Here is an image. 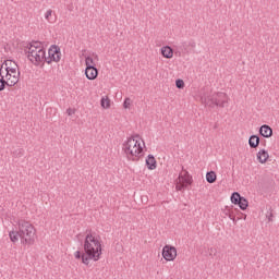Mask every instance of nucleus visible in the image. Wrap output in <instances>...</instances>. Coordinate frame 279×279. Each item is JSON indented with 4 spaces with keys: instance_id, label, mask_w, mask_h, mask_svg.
Returning a JSON list of instances; mask_svg holds the SVG:
<instances>
[{
    "instance_id": "18",
    "label": "nucleus",
    "mask_w": 279,
    "mask_h": 279,
    "mask_svg": "<svg viewBox=\"0 0 279 279\" xmlns=\"http://www.w3.org/2000/svg\"><path fill=\"white\" fill-rule=\"evenodd\" d=\"M161 56L170 60V58H173V48L170 46H163L161 48Z\"/></svg>"
},
{
    "instance_id": "28",
    "label": "nucleus",
    "mask_w": 279,
    "mask_h": 279,
    "mask_svg": "<svg viewBox=\"0 0 279 279\" xmlns=\"http://www.w3.org/2000/svg\"><path fill=\"white\" fill-rule=\"evenodd\" d=\"M66 114H68L69 117H71V116L75 114V110L69 108V109L66 110Z\"/></svg>"
},
{
    "instance_id": "20",
    "label": "nucleus",
    "mask_w": 279,
    "mask_h": 279,
    "mask_svg": "<svg viewBox=\"0 0 279 279\" xmlns=\"http://www.w3.org/2000/svg\"><path fill=\"white\" fill-rule=\"evenodd\" d=\"M223 215H225V217H229V219H231V221L233 223H236V216H234V211H232V209H230V207L227 206L223 209Z\"/></svg>"
},
{
    "instance_id": "11",
    "label": "nucleus",
    "mask_w": 279,
    "mask_h": 279,
    "mask_svg": "<svg viewBox=\"0 0 279 279\" xmlns=\"http://www.w3.org/2000/svg\"><path fill=\"white\" fill-rule=\"evenodd\" d=\"M179 182L185 187L191 186L193 184V177L189 174V171H184V174H179Z\"/></svg>"
},
{
    "instance_id": "33",
    "label": "nucleus",
    "mask_w": 279,
    "mask_h": 279,
    "mask_svg": "<svg viewBox=\"0 0 279 279\" xmlns=\"http://www.w3.org/2000/svg\"><path fill=\"white\" fill-rule=\"evenodd\" d=\"M142 143H143V146H145V142H144V141H142Z\"/></svg>"
},
{
    "instance_id": "9",
    "label": "nucleus",
    "mask_w": 279,
    "mask_h": 279,
    "mask_svg": "<svg viewBox=\"0 0 279 279\" xmlns=\"http://www.w3.org/2000/svg\"><path fill=\"white\" fill-rule=\"evenodd\" d=\"M161 254H162V258H165V260H168V262L175 260V258L178 256V248H175V246L166 244L162 248Z\"/></svg>"
},
{
    "instance_id": "16",
    "label": "nucleus",
    "mask_w": 279,
    "mask_h": 279,
    "mask_svg": "<svg viewBox=\"0 0 279 279\" xmlns=\"http://www.w3.org/2000/svg\"><path fill=\"white\" fill-rule=\"evenodd\" d=\"M257 160H258V162H260V165H265V162H267V160H269V153L265 149H260L257 153Z\"/></svg>"
},
{
    "instance_id": "6",
    "label": "nucleus",
    "mask_w": 279,
    "mask_h": 279,
    "mask_svg": "<svg viewBox=\"0 0 279 279\" xmlns=\"http://www.w3.org/2000/svg\"><path fill=\"white\" fill-rule=\"evenodd\" d=\"M3 66H5L4 68V70H5L4 77H8L13 83V85L16 86V84H19V80L21 77V72L17 71L19 65L15 64V66H10V65H8V61H4V63L2 64V69H3Z\"/></svg>"
},
{
    "instance_id": "14",
    "label": "nucleus",
    "mask_w": 279,
    "mask_h": 279,
    "mask_svg": "<svg viewBox=\"0 0 279 279\" xmlns=\"http://www.w3.org/2000/svg\"><path fill=\"white\" fill-rule=\"evenodd\" d=\"M27 50H36V51H45V47H43V44L40 41L33 40L27 44V46L24 48Z\"/></svg>"
},
{
    "instance_id": "17",
    "label": "nucleus",
    "mask_w": 279,
    "mask_h": 279,
    "mask_svg": "<svg viewBox=\"0 0 279 279\" xmlns=\"http://www.w3.org/2000/svg\"><path fill=\"white\" fill-rule=\"evenodd\" d=\"M251 149H256L260 145V137L258 135H251L248 138Z\"/></svg>"
},
{
    "instance_id": "25",
    "label": "nucleus",
    "mask_w": 279,
    "mask_h": 279,
    "mask_svg": "<svg viewBox=\"0 0 279 279\" xmlns=\"http://www.w3.org/2000/svg\"><path fill=\"white\" fill-rule=\"evenodd\" d=\"M175 86H177V88H180V89L184 88V81L181 78H178L175 81Z\"/></svg>"
},
{
    "instance_id": "24",
    "label": "nucleus",
    "mask_w": 279,
    "mask_h": 279,
    "mask_svg": "<svg viewBox=\"0 0 279 279\" xmlns=\"http://www.w3.org/2000/svg\"><path fill=\"white\" fill-rule=\"evenodd\" d=\"M53 14V10L49 9L46 14H45V19L46 21H48L49 23H53V20H51V16Z\"/></svg>"
},
{
    "instance_id": "13",
    "label": "nucleus",
    "mask_w": 279,
    "mask_h": 279,
    "mask_svg": "<svg viewBox=\"0 0 279 279\" xmlns=\"http://www.w3.org/2000/svg\"><path fill=\"white\" fill-rule=\"evenodd\" d=\"M85 75L87 77V80H97V76L99 75V70H97L96 68H86L85 69Z\"/></svg>"
},
{
    "instance_id": "19",
    "label": "nucleus",
    "mask_w": 279,
    "mask_h": 279,
    "mask_svg": "<svg viewBox=\"0 0 279 279\" xmlns=\"http://www.w3.org/2000/svg\"><path fill=\"white\" fill-rule=\"evenodd\" d=\"M9 238L11 243H13L14 245H16V243H19V239L21 241V233L19 230H12L9 232Z\"/></svg>"
},
{
    "instance_id": "23",
    "label": "nucleus",
    "mask_w": 279,
    "mask_h": 279,
    "mask_svg": "<svg viewBox=\"0 0 279 279\" xmlns=\"http://www.w3.org/2000/svg\"><path fill=\"white\" fill-rule=\"evenodd\" d=\"M101 108H110V99L102 97L100 100Z\"/></svg>"
},
{
    "instance_id": "7",
    "label": "nucleus",
    "mask_w": 279,
    "mask_h": 279,
    "mask_svg": "<svg viewBox=\"0 0 279 279\" xmlns=\"http://www.w3.org/2000/svg\"><path fill=\"white\" fill-rule=\"evenodd\" d=\"M61 59L62 51H60V48L56 45H51L48 50V57L45 54V62L51 64V62H60Z\"/></svg>"
},
{
    "instance_id": "8",
    "label": "nucleus",
    "mask_w": 279,
    "mask_h": 279,
    "mask_svg": "<svg viewBox=\"0 0 279 279\" xmlns=\"http://www.w3.org/2000/svg\"><path fill=\"white\" fill-rule=\"evenodd\" d=\"M231 203H233L234 206H239L241 210H247V206H250L247 198L241 196L239 192H233L231 194Z\"/></svg>"
},
{
    "instance_id": "4",
    "label": "nucleus",
    "mask_w": 279,
    "mask_h": 279,
    "mask_svg": "<svg viewBox=\"0 0 279 279\" xmlns=\"http://www.w3.org/2000/svg\"><path fill=\"white\" fill-rule=\"evenodd\" d=\"M202 99L209 108H226V104H228V95L223 92L209 94L208 96L202 97Z\"/></svg>"
},
{
    "instance_id": "30",
    "label": "nucleus",
    "mask_w": 279,
    "mask_h": 279,
    "mask_svg": "<svg viewBox=\"0 0 279 279\" xmlns=\"http://www.w3.org/2000/svg\"><path fill=\"white\" fill-rule=\"evenodd\" d=\"M213 254H217V248H209V256H213Z\"/></svg>"
},
{
    "instance_id": "27",
    "label": "nucleus",
    "mask_w": 279,
    "mask_h": 279,
    "mask_svg": "<svg viewBox=\"0 0 279 279\" xmlns=\"http://www.w3.org/2000/svg\"><path fill=\"white\" fill-rule=\"evenodd\" d=\"M177 191H184L186 189V185L184 183L179 182L175 186Z\"/></svg>"
},
{
    "instance_id": "21",
    "label": "nucleus",
    "mask_w": 279,
    "mask_h": 279,
    "mask_svg": "<svg viewBox=\"0 0 279 279\" xmlns=\"http://www.w3.org/2000/svg\"><path fill=\"white\" fill-rule=\"evenodd\" d=\"M206 180L208 184H215L217 182V173L215 171H208L206 173Z\"/></svg>"
},
{
    "instance_id": "1",
    "label": "nucleus",
    "mask_w": 279,
    "mask_h": 279,
    "mask_svg": "<svg viewBox=\"0 0 279 279\" xmlns=\"http://www.w3.org/2000/svg\"><path fill=\"white\" fill-rule=\"evenodd\" d=\"M84 252L76 251L74 253V258L76 260H82L83 265H90V260L97 263L101 258V242H99V236L93 234L90 231L86 234L84 244Z\"/></svg>"
},
{
    "instance_id": "26",
    "label": "nucleus",
    "mask_w": 279,
    "mask_h": 279,
    "mask_svg": "<svg viewBox=\"0 0 279 279\" xmlns=\"http://www.w3.org/2000/svg\"><path fill=\"white\" fill-rule=\"evenodd\" d=\"M131 104H132V99L125 98L123 102V108L125 109L130 108Z\"/></svg>"
},
{
    "instance_id": "15",
    "label": "nucleus",
    "mask_w": 279,
    "mask_h": 279,
    "mask_svg": "<svg viewBox=\"0 0 279 279\" xmlns=\"http://www.w3.org/2000/svg\"><path fill=\"white\" fill-rule=\"evenodd\" d=\"M146 167H147V169H149V171H154V169H156V167H158L157 161H156V157H154V155H148L147 156Z\"/></svg>"
},
{
    "instance_id": "2",
    "label": "nucleus",
    "mask_w": 279,
    "mask_h": 279,
    "mask_svg": "<svg viewBox=\"0 0 279 279\" xmlns=\"http://www.w3.org/2000/svg\"><path fill=\"white\" fill-rule=\"evenodd\" d=\"M138 138H141V135L135 134L129 137L122 145V149L128 160H133V162H138V159L143 156V146Z\"/></svg>"
},
{
    "instance_id": "5",
    "label": "nucleus",
    "mask_w": 279,
    "mask_h": 279,
    "mask_svg": "<svg viewBox=\"0 0 279 279\" xmlns=\"http://www.w3.org/2000/svg\"><path fill=\"white\" fill-rule=\"evenodd\" d=\"M24 52L27 56V60H29V62L35 66H38L40 62H45V56H47L45 50L24 49Z\"/></svg>"
},
{
    "instance_id": "10",
    "label": "nucleus",
    "mask_w": 279,
    "mask_h": 279,
    "mask_svg": "<svg viewBox=\"0 0 279 279\" xmlns=\"http://www.w3.org/2000/svg\"><path fill=\"white\" fill-rule=\"evenodd\" d=\"M5 86L12 87L15 85H13V83L11 82V80L9 77H5V75H3V66H1V69H0V93L2 90H5Z\"/></svg>"
},
{
    "instance_id": "32",
    "label": "nucleus",
    "mask_w": 279,
    "mask_h": 279,
    "mask_svg": "<svg viewBox=\"0 0 279 279\" xmlns=\"http://www.w3.org/2000/svg\"><path fill=\"white\" fill-rule=\"evenodd\" d=\"M2 75H5V72H3V70H2Z\"/></svg>"
},
{
    "instance_id": "31",
    "label": "nucleus",
    "mask_w": 279,
    "mask_h": 279,
    "mask_svg": "<svg viewBox=\"0 0 279 279\" xmlns=\"http://www.w3.org/2000/svg\"><path fill=\"white\" fill-rule=\"evenodd\" d=\"M93 56H94V58H96V60H98L99 57L97 54H93Z\"/></svg>"
},
{
    "instance_id": "29",
    "label": "nucleus",
    "mask_w": 279,
    "mask_h": 279,
    "mask_svg": "<svg viewBox=\"0 0 279 279\" xmlns=\"http://www.w3.org/2000/svg\"><path fill=\"white\" fill-rule=\"evenodd\" d=\"M266 217L268 218V221H274V214L267 213Z\"/></svg>"
},
{
    "instance_id": "12",
    "label": "nucleus",
    "mask_w": 279,
    "mask_h": 279,
    "mask_svg": "<svg viewBox=\"0 0 279 279\" xmlns=\"http://www.w3.org/2000/svg\"><path fill=\"white\" fill-rule=\"evenodd\" d=\"M259 134L264 138H271V136H274V129L267 124H264L259 128Z\"/></svg>"
},
{
    "instance_id": "3",
    "label": "nucleus",
    "mask_w": 279,
    "mask_h": 279,
    "mask_svg": "<svg viewBox=\"0 0 279 279\" xmlns=\"http://www.w3.org/2000/svg\"><path fill=\"white\" fill-rule=\"evenodd\" d=\"M19 232L21 235L22 245H34L36 236V228L29 221L19 220L17 222Z\"/></svg>"
},
{
    "instance_id": "22",
    "label": "nucleus",
    "mask_w": 279,
    "mask_h": 279,
    "mask_svg": "<svg viewBox=\"0 0 279 279\" xmlns=\"http://www.w3.org/2000/svg\"><path fill=\"white\" fill-rule=\"evenodd\" d=\"M86 69L96 68L95 60L92 57H85Z\"/></svg>"
}]
</instances>
